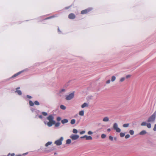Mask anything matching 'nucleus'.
<instances>
[{
	"mask_svg": "<svg viewBox=\"0 0 156 156\" xmlns=\"http://www.w3.org/2000/svg\"><path fill=\"white\" fill-rule=\"evenodd\" d=\"M125 134L122 133H121L120 134V135L121 137H123L124 136Z\"/></svg>",
	"mask_w": 156,
	"mask_h": 156,
	"instance_id": "cd10ccee",
	"label": "nucleus"
},
{
	"mask_svg": "<svg viewBox=\"0 0 156 156\" xmlns=\"http://www.w3.org/2000/svg\"><path fill=\"white\" fill-rule=\"evenodd\" d=\"M16 156H22L21 155H16Z\"/></svg>",
	"mask_w": 156,
	"mask_h": 156,
	"instance_id": "603ef678",
	"label": "nucleus"
},
{
	"mask_svg": "<svg viewBox=\"0 0 156 156\" xmlns=\"http://www.w3.org/2000/svg\"><path fill=\"white\" fill-rule=\"evenodd\" d=\"M63 137H61L60 138L56 140L55 142V143L56 144V145L58 146L62 144V141L63 140Z\"/></svg>",
	"mask_w": 156,
	"mask_h": 156,
	"instance_id": "20e7f679",
	"label": "nucleus"
},
{
	"mask_svg": "<svg viewBox=\"0 0 156 156\" xmlns=\"http://www.w3.org/2000/svg\"><path fill=\"white\" fill-rule=\"evenodd\" d=\"M88 105L87 104L85 103H83L81 106V107L82 108H84L88 106Z\"/></svg>",
	"mask_w": 156,
	"mask_h": 156,
	"instance_id": "4468645a",
	"label": "nucleus"
},
{
	"mask_svg": "<svg viewBox=\"0 0 156 156\" xmlns=\"http://www.w3.org/2000/svg\"><path fill=\"white\" fill-rule=\"evenodd\" d=\"M55 17V16H50V17H48L45 18V20H47V19H51V18H53V17Z\"/></svg>",
	"mask_w": 156,
	"mask_h": 156,
	"instance_id": "7c9ffc66",
	"label": "nucleus"
},
{
	"mask_svg": "<svg viewBox=\"0 0 156 156\" xmlns=\"http://www.w3.org/2000/svg\"><path fill=\"white\" fill-rule=\"evenodd\" d=\"M106 137V135L104 134H102L101 135V137L102 139L105 138Z\"/></svg>",
	"mask_w": 156,
	"mask_h": 156,
	"instance_id": "a878e982",
	"label": "nucleus"
},
{
	"mask_svg": "<svg viewBox=\"0 0 156 156\" xmlns=\"http://www.w3.org/2000/svg\"><path fill=\"white\" fill-rule=\"evenodd\" d=\"M60 108L63 110H65L66 109V107L63 105H61L60 106Z\"/></svg>",
	"mask_w": 156,
	"mask_h": 156,
	"instance_id": "f3484780",
	"label": "nucleus"
},
{
	"mask_svg": "<svg viewBox=\"0 0 156 156\" xmlns=\"http://www.w3.org/2000/svg\"><path fill=\"white\" fill-rule=\"evenodd\" d=\"M21 73V72H19L17 73H16L14 74L12 76L11 78H13L15 77L18 76Z\"/></svg>",
	"mask_w": 156,
	"mask_h": 156,
	"instance_id": "f8f14e48",
	"label": "nucleus"
},
{
	"mask_svg": "<svg viewBox=\"0 0 156 156\" xmlns=\"http://www.w3.org/2000/svg\"><path fill=\"white\" fill-rule=\"evenodd\" d=\"M155 121V118H149L147 120V122H144L141 124L142 126H147V127L148 128H150L151 127V123L154 122Z\"/></svg>",
	"mask_w": 156,
	"mask_h": 156,
	"instance_id": "f257e3e1",
	"label": "nucleus"
},
{
	"mask_svg": "<svg viewBox=\"0 0 156 156\" xmlns=\"http://www.w3.org/2000/svg\"><path fill=\"white\" fill-rule=\"evenodd\" d=\"M34 103L35 105H39V103L37 101H35L34 102Z\"/></svg>",
	"mask_w": 156,
	"mask_h": 156,
	"instance_id": "bb28decb",
	"label": "nucleus"
},
{
	"mask_svg": "<svg viewBox=\"0 0 156 156\" xmlns=\"http://www.w3.org/2000/svg\"><path fill=\"white\" fill-rule=\"evenodd\" d=\"M116 79V77L114 76H113L111 78V81L112 82L114 81Z\"/></svg>",
	"mask_w": 156,
	"mask_h": 156,
	"instance_id": "6ab92c4d",
	"label": "nucleus"
},
{
	"mask_svg": "<svg viewBox=\"0 0 156 156\" xmlns=\"http://www.w3.org/2000/svg\"><path fill=\"white\" fill-rule=\"evenodd\" d=\"M45 122V124H46V122Z\"/></svg>",
	"mask_w": 156,
	"mask_h": 156,
	"instance_id": "6e6d98bb",
	"label": "nucleus"
},
{
	"mask_svg": "<svg viewBox=\"0 0 156 156\" xmlns=\"http://www.w3.org/2000/svg\"><path fill=\"white\" fill-rule=\"evenodd\" d=\"M27 154V153H25L23 154V155H24Z\"/></svg>",
	"mask_w": 156,
	"mask_h": 156,
	"instance_id": "49530a36",
	"label": "nucleus"
},
{
	"mask_svg": "<svg viewBox=\"0 0 156 156\" xmlns=\"http://www.w3.org/2000/svg\"><path fill=\"white\" fill-rule=\"evenodd\" d=\"M42 114L44 116H47V113L45 112H42Z\"/></svg>",
	"mask_w": 156,
	"mask_h": 156,
	"instance_id": "2f4dec72",
	"label": "nucleus"
},
{
	"mask_svg": "<svg viewBox=\"0 0 156 156\" xmlns=\"http://www.w3.org/2000/svg\"><path fill=\"white\" fill-rule=\"evenodd\" d=\"M109 139L111 141H112L114 139L115 141H116L117 140V138L116 137L113 138L112 136H110L109 137Z\"/></svg>",
	"mask_w": 156,
	"mask_h": 156,
	"instance_id": "1a4fd4ad",
	"label": "nucleus"
},
{
	"mask_svg": "<svg viewBox=\"0 0 156 156\" xmlns=\"http://www.w3.org/2000/svg\"><path fill=\"white\" fill-rule=\"evenodd\" d=\"M86 135H85L83 136H81V137H80V138H86Z\"/></svg>",
	"mask_w": 156,
	"mask_h": 156,
	"instance_id": "37998d69",
	"label": "nucleus"
},
{
	"mask_svg": "<svg viewBox=\"0 0 156 156\" xmlns=\"http://www.w3.org/2000/svg\"><path fill=\"white\" fill-rule=\"evenodd\" d=\"M103 120L104 122H108L109 121V119L108 118H104Z\"/></svg>",
	"mask_w": 156,
	"mask_h": 156,
	"instance_id": "412c9836",
	"label": "nucleus"
},
{
	"mask_svg": "<svg viewBox=\"0 0 156 156\" xmlns=\"http://www.w3.org/2000/svg\"><path fill=\"white\" fill-rule=\"evenodd\" d=\"M48 117H52V115H50Z\"/></svg>",
	"mask_w": 156,
	"mask_h": 156,
	"instance_id": "09e8293b",
	"label": "nucleus"
},
{
	"mask_svg": "<svg viewBox=\"0 0 156 156\" xmlns=\"http://www.w3.org/2000/svg\"><path fill=\"white\" fill-rule=\"evenodd\" d=\"M20 88V87H17L16 88V90H18V89H19Z\"/></svg>",
	"mask_w": 156,
	"mask_h": 156,
	"instance_id": "8fccbe9b",
	"label": "nucleus"
},
{
	"mask_svg": "<svg viewBox=\"0 0 156 156\" xmlns=\"http://www.w3.org/2000/svg\"><path fill=\"white\" fill-rule=\"evenodd\" d=\"M27 98L29 99H31L32 98V97L28 95H27Z\"/></svg>",
	"mask_w": 156,
	"mask_h": 156,
	"instance_id": "e433bc0d",
	"label": "nucleus"
},
{
	"mask_svg": "<svg viewBox=\"0 0 156 156\" xmlns=\"http://www.w3.org/2000/svg\"><path fill=\"white\" fill-rule=\"evenodd\" d=\"M52 144L51 142H48L45 144V146L46 147H48L49 145L51 144Z\"/></svg>",
	"mask_w": 156,
	"mask_h": 156,
	"instance_id": "aec40b11",
	"label": "nucleus"
},
{
	"mask_svg": "<svg viewBox=\"0 0 156 156\" xmlns=\"http://www.w3.org/2000/svg\"><path fill=\"white\" fill-rule=\"evenodd\" d=\"M79 137V136L77 135L72 134L70 136V137L72 140H76L78 139Z\"/></svg>",
	"mask_w": 156,
	"mask_h": 156,
	"instance_id": "0eeeda50",
	"label": "nucleus"
},
{
	"mask_svg": "<svg viewBox=\"0 0 156 156\" xmlns=\"http://www.w3.org/2000/svg\"><path fill=\"white\" fill-rule=\"evenodd\" d=\"M60 124V122L57 123H56L55 124V126H56V127H58V126H59Z\"/></svg>",
	"mask_w": 156,
	"mask_h": 156,
	"instance_id": "72a5a7b5",
	"label": "nucleus"
},
{
	"mask_svg": "<svg viewBox=\"0 0 156 156\" xmlns=\"http://www.w3.org/2000/svg\"><path fill=\"white\" fill-rule=\"evenodd\" d=\"M85 138L86 140H92V138L91 136H87V135H86Z\"/></svg>",
	"mask_w": 156,
	"mask_h": 156,
	"instance_id": "9b49d317",
	"label": "nucleus"
},
{
	"mask_svg": "<svg viewBox=\"0 0 156 156\" xmlns=\"http://www.w3.org/2000/svg\"><path fill=\"white\" fill-rule=\"evenodd\" d=\"M39 117H42V116L41 115H40L39 116Z\"/></svg>",
	"mask_w": 156,
	"mask_h": 156,
	"instance_id": "864d4df0",
	"label": "nucleus"
},
{
	"mask_svg": "<svg viewBox=\"0 0 156 156\" xmlns=\"http://www.w3.org/2000/svg\"><path fill=\"white\" fill-rule=\"evenodd\" d=\"M73 132L74 133H76L78 132V131H77V129H73Z\"/></svg>",
	"mask_w": 156,
	"mask_h": 156,
	"instance_id": "b1692460",
	"label": "nucleus"
},
{
	"mask_svg": "<svg viewBox=\"0 0 156 156\" xmlns=\"http://www.w3.org/2000/svg\"><path fill=\"white\" fill-rule=\"evenodd\" d=\"M156 117V111L153 113L151 117Z\"/></svg>",
	"mask_w": 156,
	"mask_h": 156,
	"instance_id": "473e14b6",
	"label": "nucleus"
},
{
	"mask_svg": "<svg viewBox=\"0 0 156 156\" xmlns=\"http://www.w3.org/2000/svg\"><path fill=\"white\" fill-rule=\"evenodd\" d=\"M75 123V120L74 119H72L71 121V123L72 124H73Z\"/></svg>",
	"mask_w": 156,
	"mask_h": 156,
	"instance_id": "5701e85b",
	"label": "nucleus"
},
{
	"mask_svg": "<svg viewBox=\"0 0 156 156\" xmlns=\"http://www.w3.org/2000/svg\"><path fill=\"white\" fill-rule=\"evenodd\" d=\"M129 133L131 135H133L134 134V132L132 130H130L129 131Z\"/></svg>",
	"mask_w": 156,
	"mask_h": 156,
	"instance_id": "393cba45",
	"label": "nucleus"
},
{
	"mask_svg": "<svg viewBox=\"0 0 156 156\" xmlns=\"http://www.w3.org/2000/svg\"><path fill=\"white\" fill-rule=\"evenodd\" d=\"M10 155H11V154L10 153H9L8 154V156H9Z\"/></svg>",
	"mask_w": 156,
	"mask_h": 156,
	"instance_id": "3c124183",
	"label": "nucleus"
},
{
	"mask_svg": "<svg viewBox=\"0 0 156 156\" xmlns=\"http://www.w3.org/2000/svg\"><path fill=\"white\" fill-rule=\"evenodd\" d=\"M125 80V78L124 77H122L120 79V81L121 82H122L124 81Z\"/></svg>",
	"mask_w": 156,
	"mask_h": 156,
	"instance_id": "c85d7f7f",
	"label": "nucleus"
},
{
	"mask_svg": "<svg viewBox=\"0 0 156 156\" xmlns=\"http://www.w3.org/2000/svg\"><path fill=\"white\" fill-rule=\"evenodd\" d=\"M107 130L108 131H110L111 130V129H107Z\"/></svg>",
	"mask_w": 156,
	"mask_h": 156,
	"instance_id": "de8ad7c7",
	"label": "nucleus"
},
{
	"mask_svg": "<svg viewBox=\"0 0 156 156\" xmlns=\"http://www.w3.org/2000/svg\"><path fill=\"white\" fill-rule=\"evenodd\" d=\"M92 9L91 8H90L84 10H83L81 12V14H87L90 12Z\"/></svg>",
	"mask_w": 156,
	"mask_h": 156,
	"instance_id": "7ed1b4c3",
	"label": "nucleus"
},
{
	"mask_svg": "<svg viewBox=\"0 0 156 156\" xmlns=\"http://www.w3.org/2000/svg\"><path fill=\"white\" fill-rule=\"evenodd\" d=\"M74 96V94L73 93H72L66 96V99L67 100H70L73 98Z\"/></svg>",
	"mask_w": 156,
	"mask_h": 156,
	"instance_id": "39448f33",
	"label": "nucleus"
},
{
	"mask_svg": "<svg viewBox=\"0 0 156 156\" xmlns=\"http://www.w3.org/2000/svg\"><path fill=\"white\" fill-rule=\"evenodd\" d=\"M53 118H47L48 122L47 123L48 126L49 127L51 126L53 124H55V122L53 120Z\"/></svg>",
	"mask_w": 156,
	"mask_h": 156,
	"instance_id": "f03ea898",
	"label": "nucleus"
},
{
	"mask_svg": "<svg viewBox=\"0 0 156 156\" xmlns=\"http://www.w3.org/2000/svg\"><path fill=\"white\" fill-rule=\"evenodd\" d=\"M61 120V118H57V120L58 121H59Z\"/></svg>",
	"mask_w": 156,
	"mask_h": 156,
	"instance_id": "79ce46f5",
	"label": "nucleus"
},
{
	"mask_svg": "<svg viewBox=\"0 0 156 156\" xmlns=\"http://www.w3.org/2000/svg\"><path fill=\"white\" fill-rule=\"evenodd\" d=\"M129 137H130L129 135L127 134L126 135L125 137L126 139H127V138H129Z\"/></svg>",
	"mask_w": 156,
	"mask_h": 156,
	"instance_id": "c9c22d12",
	"label": "nucleus"
},
{
	"mask_svg": "<svg viewBox=\"0 0 156 156\" xmlns=\"http://www.w3.org/2000/svg\"><path fill=\"white\" fill-rule=\"evenodd\" d=\"M29 104L31 106H33L34 105V103L31 101L30 100L29 101Z\"/></svg>",
	"mask_w": 156,
	"mask_h": 156,
	"instance_id": "dca6fc26",
	"label": "nucleus"
},
{
	"mask_svg": "<svg viewBox=\"0 0 156 156\" xmlns=\"http://www.w3.org/2000/svg\"><path fill=\"white\" fill-rule=\"evenodd\" d=\"M114 129L117 132H120L121 131V129L118 127L117 124L116 123H115L113 126Z\"/></svg>",
	"mask_w": 156,
	"mask_h": 156,
	"instance_id": "423d86ee",
	"label": "nucleus"
},
{
	"mask_svg": "<svg viewBox=\"0 0 156 156\" xmlns=\"http://www.w3.org/2000/svg\"><path fill=\"white\" fill-rule=\"evenodd\" d=\"M93 133V132L90 131H89L87 133L88 135H92Z\"/></svg>",
	"mask_w": 156,
	"mask_h": 156,
	"instance_id": "f704fd0d",
	"label": "nucleus"
},
{
	"mask_svg": "<svg viewBox=\"0 0 156 156\" xmlns=\"http://www.w3.org/2000/svg\"><path fill=\"white\" fill-rule=\"evenodd\" d=\"M54 154H56V153H54Z\"/></svg>",
	"mask_w": 156,
	"mask_h": 156,
	"instance_id": "5fc2aeb1",
	"label": "nucleus"
},
{
	"mask_svg": "<svg viewBox=\"0 0 156 156\" xmlns=\"http://www.w3.org/2000/svg\"><path fill=\"white\" fill-rule=\"evenodd\" d=\"M84 114V111H81L79 112V115L81 116H83Z\"/></svg>",
	"mask_w": 156,
	"mask_h": 156,
	"instance_id": "4be33fe9",
	"label": "nucleus"
},
{
	"mask_svg": "<svg viewBox=\"0 0 156 156\" xmlns=\"http://www.w3.org/2000/svg\"><path fill=\"white\" fill-rule=\"evenodd\" d=\"M147 133V132L144 130H143L142 131L140 132L139 134L141 135H143Z\"/></svg>",
	"mask_w": 156,
	"mask_h": 156,
	"instance_id": "9d476101",
	"label": "nucleus"
},
{
	"mask_svg": "<svg viewBox=\"0 0 156 156\" xmlns=\"http://www.w3.org/2000/svg\"><path fill=\"white\" fill-rule=\"evenodd\" d=\"M62 123L64 124L65 123H67L68 122V120L67 119H65L63 120H62L61 121Z\"/></svg>",
	"mask_w": 156,
	"mask_h": 156,
	"instance_id": "ddd939ff",
	"label": "nucleus"
},
{
	"mask_svg": "<svg viewBox=\"0 0 156 156\" xmlns=\"http://www.w3.org/2000/svg\"><path fill=\"white\" fill-rule=\"evenodd\" d=\"M130 77V75H127L126 76V78L127 79Z\"/></svg>",
	"mask_w": 156,
	"mask_h": 156,
	"instance_id": "a19ab883",
	"label": "nucleus"
},
{
	"mask_svg": "<svg viewBox=\"0 0 156 156\" xmlns=\"http://www.w3.org/2000/svg\"><path fill=\"white\" fill-rule=\"evenodd\" d=\"M15 92L17 93L19 95H21L22 94L21 91L20 90H16Z\"/></svg>",
	"mask_w": 156,
	"mask_h": 156,
	"instance_id": "a211bd4d",
	"label": "nucleus"
},
{
	"mask_svg": "<svg viewBox=\"0 0 156 156\" xmlns=\"http://www.w3.org/2000/svg\"><path fill=\"white\" fill-rule=\"evenodd\" d=\"M153 130L154 131H156V124L155 125L154 128H153Z\"/></svg>",
	"mask_w": 156,
	"mask_h": 156,
	"instance_id": "4c0bfd02",
	"label": "nucleus"
},
{
	"mask_svg": "<svg viewBox=\"0 0 156 156\" xmlns=\"http://www.w3.org/2000/svg\"><path fill=\"white\" fill-rule=\"evenodd\" d=\"M85 133V131H83L80 133V134H82L84 133Z\"/></svg>",
	"mask_w": 156,
	"mask_h": 156,
	"instance_id": "58836bf2",
	"label": "nucleus"
},
{
	"mask_svg": "<svg viewBox=\"0 0 156 156\" xmlns=\"http://www.w3.org/2000/svg\"><path fill=\"white\" fill-rule=\"evenodd\" d=\"M110 80H109L106 81V83L107 84H108V83H110Z\"/></svg>",
	"mask_w": 156,
	"mask_h": 156,
	"instance_id": "ea45409f",
	"label": "nucleus"
},
{
	"mask_svg": "<svg viewBox=\"0 0 156 156\" xmlns=\"http://www.w3.org/2000/svg\"><path fill=\"white\" fill-rule=\"evenodd\" d=\"M15 155V154L14 153H12L11 154V156H14Z\"/></svg>",
	"mask_w": 156,
	"mask_h": 156,
	"instance_id": "a18cd8bd",
	"label": "nucleus"
},
{
	"mask_svg": "<svg viewBox=\"0 0 156 156\" xmlns=\"http://www.w3.org/2000/svg\"><path fill=\"white\" fill-rule=\"evenodd\" d=\"M68 17L70 19H73L75 18L76 16L74 14L71 13L69 15Z\"/></svg>",
	"mask_w": 156,
	"mask_h": 156,
	"instance_id": "6e6552de",
	"label": "nucleus"
},
{
	"mask_svg": "<svg viewBox=\"0 0 156 156\" xmlns=\"http://www.w3.org/2000/svg\"><path fill=\"white\" fill-rule=\"evenodd\" d=\"M65 91V90L64 89H62L61 90V92H64Z\"/></svg>",
	"mask_w": 156,
	"mask_h": 156,
	"instance_id": "c03bdc74",
	"label": "nucleus"
},
{
	"mask_svg": "<svg viewBox=\"0 0 156 156\" xmlns=\"http://www.w3.org/2000/svg\"><path fill=\"white\" fill-rule=\"evenodd\" d=\"M129 125V124H125L123 125V126L124 127H126L128 126Z\"/></svg>",
	"mask_w": 156,
	"mask_h": 156,
	"instance_id": "c756f323",
	"label": "nucleus"
},
{
	"mask_svg": "<svg viewBox=\"0 0 156 156\" xmlns=\"http://www.w3.org/2000/svg\"><path fill=\"white\" fill-rule=\"evenodd\" d=\"M71 140L70 139H67L66 141V144H69L71 143Z\"/></svg>",
	"mask_w": 156,
	"mask_h": 156,
	"instance_id": "2eb2a0df",
	"label": "nucleus"
}]
</instances>
